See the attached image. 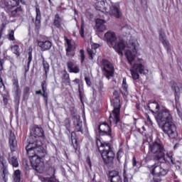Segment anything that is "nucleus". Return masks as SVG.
I'll use <instances>...</instances> for the list:
<instances>
[{"label":"nucleus","instance_id":"50","mask_svg":"<svg viewBox=\"0 0 182 182\" xmlns=\"http://www.w3.org/2000/svg\"><path fill=\"white\" fill-rule=\"evenodd\" d=\"M122 154H123V152H122V151H119L117 154V159L119 163H120V159H122Z\"/></svg>","mask_w":182,"mask_h":182},{"label":"nucleus","instance_id":"21","mask_svg":"<svg viewBox=\"0 0 182 182\" xmlns=\"http://www.w3.org/2000/svg\"><path fill=\"white\" fill-rule=\"evenodd\" d=\"M47 87L48 85H46V80H43L41 83V87L43 90V94L41 96L44 97L46 106H48V92H46L48 90Z\"/></svg>","mask_w":182,"mask_h":182},{"label":"nucleus","instance_id":"26","mask_svg":"<svg viewBox=\"0 0 182 182\" xmlns=\"http://www.w3.org/2000/svg\"><path fill=\"white\" fill-rule=\"evenodd\" d=\"M67 41V45L68 47L66 48V52H72V50H75V49H76V46L72 43V41L68 38H66Z\"/></svg>","mask_w":182,"mask_h":182},{"label":"nucleus","instance_id":"40","mask_svg":"<svg viewBox=\"0 0 182 182\" xmlns=\"http://www.w3.org/2000/svg\"><path fill=\"white\" fill-rule=\"evenodd\" d=\"M31 90V88L29 87H25L23 91V97L25 98L29 95V92Z\"/></svg>","mask_w":182,"mask_h":182},{"label":"nucleus","instance_id":"27","mask_svg":"<svg viewBox=\"0 0 182 182\" xmlns=\"http://www.w3.org/2000/svg\"><path fill=\"white\" fill-rule=\"evenodd\" d=\"M64 126L68 130V132H66V134H68V136H69V137H70V119L66 118L64 120Z\"/></svg>","mask_w":182,"mask_h":182},{"label":"nucleus","instance_id":"52","mask_svg":"<svg viewBox=\"0 0 182 182\" xmlns=\"http://www.w3.org/2000/svg\"><path fill=\"white\" fill-rule=\"evenodd\" d=\"M85 80L87 86H92V82L90 81V78L89 77H85Z\"/></svg>","mask_w":182,"mask_h":182},{"label":"nucleus","instance_id":"24","mask_svg":"<svg viewBox=\"0 0 182 182\" xmlns=\"http://www.w3.org/2000/svg\"><path fill=\"white\" fill-rule=\"evenodd\" d=\"M70 137L73 149H75V150H77V136H76V132H75V131L71 132Z\"/></svg>","mask_w":182,"mask_h":182},{"label":"nucleus","instance_id":"29","mask_svg":"<svg viewBox=\"0 0 182 182\" xmlns=\"http://www.w3.org/2000/svg\"><path fill=\"white\" fill-rule=\"evenodd\" d=\"M21 88H14V99L15 102H17V103H19V100H21Z\"/></svg>","mask_w":182,"mask_h":182},{"label":"nucleus","instance_id":"49","mask_svg":"<svg viewBox=\"0 0 182 182\" xmlns=\"http://www.w3.org/2000/svg\"><path fill=\"white\" fill-rule=\"evenodd\" d=\"M166 156L168 157V159H170L171 163L172 164H176V159L174 158H173V156L168 155V153H166Z\"/></svg>","mask_w":182,"mask_h":182},{"label":"nucleus","instance_id":"51","mask_svg":"<svg viewBox=\"0 0 182 182\" xmlns=\"http://www.w3.org/2000/svg\"><path fill=\"white\" fill-rule=\"evenodd\" d=\"M9 38L10 41H14L15 39V36H14V30H11V31L9 33Z\"/></svg>","mask_w":182,"mask_h":182},{"label":"nucleus","instance_id":"54","mask_svg":"<svg viewBox=\"0 0 182 182\" xmlns=\"http://www.w3.org/2000/svg\"><path fill=\"white\" fill-rule=\"evenodd\" d=\"M72 51H66V56L69 58H73L75 56V53H71Z\"/></svg>","mask_w":182,"mask_h":182},{"label":"nucleus","instance_id":"22","mask_svg":"<svg viewBox=\"0 0 182 182\" xmlns=\"http://www.w3.org/2000/svg\"><path fill=\"white\" fill-rule=\"evenodd\" d=\"M0 163H1L3 166V171H2V178L4 181H8V178H6V174H8V169L5 167V164H4V157L0 155Z\"/></svg>","mask_w":182,"mask_h":182},{"label":"nucleus","instance_id":"41","mask_svg":"<svg viewBox=\"0 0 182 182\" xmlns=\"http://www.w3.org/2000/svg\"><path fill=\"white\" fill-rule=\"evenodd\" d=\"M67 66L69 72H70L73 69V68H75V64L72 61H69L67 63Z\"/></svg>","mask_w":182,"mask_h":182},{"label":"nucleus","instance_id":"60","mask_svg":"<svg viewBox=\"0 0 182 182\" xmlns=\"http://www.w3.org/2000/svg\"><path fill=\"white\" fill-rule=\"evenodd\" d=\"M123 177H127V173H126V168H124Z\"/></svg>","mask_w":182,"mask_h":182},{"label":"nucleus","instance_id":"56","mask_svg":"<svg viewBox=\"0 0 182 182\" xmlns=\"http://www.w3.org/2000/svg\"><path fill=\"white\" fill-rule=\"evenodd\" d=\"M73 82H74V83H75V85H78V90H79V87H80V80L76 78L75 80H74Z\"/></svg>","mask_w":182,"mask_h":182},{"label":"nucleus","instance_id":"57","mask_svg":"<svg viewBox=\"0 0 182 182\" xmlns=\"http://www.w3.org/2000/svg\"><path fill=\"white\" fill-rule=\"evenodd\" d=\"M2 87L5 89V84H4V80L0 77V89H2Z\"/></svg>","mask_w":182,"mask_h":182},{"label":"nucleus","instance_id":"53","mask_svg":"<svg viewBox=\"0 0 182 182\" xmlns=\"http://www.w3.org/2000/svg\"><path fill=\"white\" fill-rule=\"evenodd\" d=\"M5 63V60L4 59L0 58V70H4V64Z\"/></svg>","mask_w":182,"mask_h":182},{"label":"nucleus","instance_id":"58","mask_svg":"<svg viewBox=\"0 0 182 182\" xmlns=\"http://www.w3.org/2000/svg\"><path fill=\"white\" fill-rule=\"evenodd\" d=\"M132 164L134 167H136L137 166V161H136V157H133L132 159Z\"/></svg>","mask_w":182,"mask_h":182},{"label":"nucleus","instance_id":"14","mask_svg":"<svg viewBox=\"0 0 182 182\" xmlns=\"http://www.w3.org/2000/svg\"><path fill=\"white\" fill-rule=\"evenodd\" d=\"M108 178L110 182H123L122 177L119 175V171L115 170L109 171Z\"/></svg>","mask_w":182,"mask_h":182},{"label":"nucleus","instance_id":"5","mask_svg":"<svg viewBox=\"0 0 182 182\" xmlns=\"http://www.w3.org/2000/svg\"><path fill=\"white\" fill-rule=\"evenodd\" d=\"M112 106L114 109L109 116L110 124H115L117 126V123L120 122V97L119 96V92L114 90L112 95V100H111Z\"/></svg>","mask_w":182,"mask_h":182},{"label":"nucleus","instance_id":"62","mask_svg":"<svg viewBox=\"0 0 182 182\" xmlns=\"http://www.w3.org/2000/svg\"><path fill=\"white\" fill-rule=\"evenodd\" d=\"M36 95H41L42 96L43 92H42L41 90H38V91H36Z\"/></svg>","mask_w":182,"mask_h":182},{"label":"nucleus","instance_id":"8","mask_svg":"<svg viewBox=\"0 0 182 182\" xmlns=\"http://www.w3.org/2000/svg\"><path fill=\"white\" fill-rule=\"evenodd\" d=\"M102 66L104 76H105L108 80H110V78L113 77L114 75V67L113 64H112L110 61L104 59L102 60Z\"/></svg>","mask_w":182,"mask_h":182},{"label":"nucleus","instance_id":"61","mask_svg":"<svg viewBox=\"0 0 182 182\" xmlns=\"http://www.w3.org/2000/svg\"><path fill=\"white\" fill-rule=\"evenodd\" d=\"M87 161L90 167H92V162H90V158H87Z\"/></svg>","mask_w":182,"mask_h":182},{"label":"nucleus","instance_id":"36","mask_svg":"<svg viewBox=\"0 0 182 182\" xmlns=\"http://www.w3.org/2000/svg\"><path fill=\"white\" fill-rule=\"evenodd\" d=\"M105 2H98L96 4L95 9L97 11H100L101 12L103 11V8H105Z\"/></svg>","mask_w":182,"mask_h":182},{"label":"nucleus","instance_id":"33","mask_svg":"<svg viewBox=\"0 0 182 182\" xmlns=\"http://www.w3.org/2000/svg\"><path fill=\"white\" fill-rule=\"evenodd\" d=\"M53 24L56 28H60V17L59 14H55Z\"/></svg>","mask_w":182,"mask_h":182},{"label":"nucleus","instance_id":"1","mask_svg":"<svg viewBox=\"0 0 182 182\" xmlns=\"http://www.w3.org/2000/svg\"><path fill=\"white\" fill-rule=\"evenodd\" d=\"M41 137H45L43 129L37 126L31 127L30 136L27 139L28 144L26 146L31 166L36 171H39L41 167L43 166V162H41V159L48 154L46 149L43 147V143L40 139Z\"/></svg>","mask_w":182,"mask_h":182},{"label":"nucleus","instance_id":"45","mask_svg":"<svg viewBox=\"0 0 182 182\" xmlns=\"http://www.w3.org/2000/svg\"><path fill=\"white\" fill-rule=\"evenodd\" d=\"M80 72V70L79 69V67L75 65L73 68L70 70V73H79Z\"/></svg>","mask_w":182,"mask_h":182},{"label":"nucleus","instance_id":"37","mask_svg":"<svg viewBox=\"0 0 182 182\" xmlns=\"http://www.w3.org/2000/svg\"><path fill=\"white\" fill-rule=\"evenodd\" d=\"M21 11H22L21 7H17L15 10L11 11V16H12L13 18H15V16H16V14H18V12H21Z\"/></svg>","mask_w":182,"mask_h":182},{"label":"nucleus","instance_id":"28","mask_svg":"<svg viewBox=\"0 0 182 182\" xmlns=\"http://www.w3.org/2000/svg\"><path fill=\"white\" fill-rule=\"evenodd\" d=\"M41 58L43 59V69L46 73V76H48V73H49V63H48V61L45 60V58L43 55H41Z\"/></svg>","mask_w":182,"mask_h":182},{"label":"nucleus","instance_id":"18","mask_svg":"<svg viewBox=\"0 0 182 182\" xmlns=\"http://www.w3.org/2000/svg\"><path fill=\"white\" fill-rule=\"evenodd\" d=\"M105 23L106 21L103 19L97 18L96 20V28L98 32H105V31H106V26H105Z\"/></svg>","mask_w":182,"mask_h":182},{"label":"nucleus","instance_id":"12","mask_svg":"<svg viewBox=\"0 0 182 182\" xmlns=\"http://www.w3.org/2000/svg\"><path fill=\"white\" fill-rule=\"evenodd\" d=\"M9 146L11 153L14 151H16L18 149V142L16 141V136H15V134L12 132V130H10V135H9Z\"/></svg>","mask_w":182,"mask_h":182},{"label":"nucleus","instance_id":"25","mask_svg":"<svg viewBox=\"0 0 182 182\" xmlns=\"http://www.w3.org/2000/svg\"><path fill=\"white\" fill-rule=\"evenodd\" d=\"M62 79L64 83H68V86H70V78L69 77V73L66 70L63 72Z\"/></svg>","mask_w":182,"mask_h":182},{"label":"nucleus","instance_id":"38","mask_svg":"<svg viewBox=\"0 0 182 182\" xmlns=\"http://www.w3.org/2000/svg\"><path fill=\"white\" fill-rule=\"evenodd\" d=\"M78 93H79L80 102L83 105V100H85V92H83L82 91V90L80 88V87L78 89Z\"/></svg>","mask_w":182,"mask_h":182},{"label":"nucleus","instance_id":"39","mask_svg":"<svg viewBox=\"0 0 182 182\" xmlns=\"http://www.w3.org/2000/svg\"><path fill=\"white\" fill-rule=\"evenodd\" d=\"M131 75L134 80H137V79H139V77H140V75H139V73L135 72L133 70H131Z\"/></svg>","mask_w":182,"mask_h":182},{"label":"nucleus","instance_id":"16","mask_svg":"<svg viewBox=\"0 0 182 182\" xmlns=\"http://www.w3.org/2000/svg\"><path fill=\"white\" fill-rule=\"evenodd\" d=\"M38 46L41 48L42 52H46V50H50V48H52V42L50 41H37Z\"/></svg>","mask_w":182,"mask_h":182},{"label":"nucleus","instance_id":"3","mask_svg":"<svg viewBox=\"0 0 182 182\" xmlns=\"http://www.w3.org/2000/svg\"><path fill=\"white\" fill-rule=\"evenodd\" d=\"M129 45H131L132 48L125 52V56L128 63L132 66V70H134L136 73L144 74V66L141 64L134 63L136 55H137V48H137V43L133 40H130Z\"/></svg>","mask_w":182,"mask_h":182},{"label":"nucleus","instance_id":"64","mask_svg":"<svg viewBox=\"0 0 182 182\" xmlns=\"http://www.w3.org/2000/svg\"><path fill=\"white\" fill-rule=\"evenodd\" d=\"M124 182H129V179H127V176L124 177Z\"/></svg>","mask_w":182,"mask_h":182},{"label":"nucleus","instance_id":"23","mask_svg":"<svg viewBox=\"0 0 182 182\" xmlns=\"http://www.w3.org/2000/svg\"><path fill=\"white\" fill-rule=\"evenodd\" d=\"M9 163L12 167H19V162H18V158L16 156H12L11 158V154H9Z\"/></svg>","mask_w":182,"mask_h":182},{"label":"nucleus","instance_id":"13","mask_svg":"<svg viewBox=\"0 0 182 182\" xmlns=\"http://www.w3.org/2000/svg\"><path fill=\"white\" fill-rule=\"evenodd\" d=\"M73 122L75 132L83 134V124L82 123V121H80V117L73 116Z\"/></svg>","mask_w":182,"mask_h":182},{"label":"nucleus","instance_id":"63","mask_svg":"<svg viewBox=\"0 0 182 182\" xmlns=\"http://www.w3.org/2000/svg\"><path fill=\"white\" fill-rule=\"evenodd\" d=\"M25 166H26V170H29V165H28V162H25Z\"/></svg>","mask_w":182,"mask_h":182},{"label":"nucleus","instance_id":"46","mask_svg":"<svg viewBox=\"0 0 182 182\" xmlns=\"http://www.w3.org/2000/svg\"><path fill=\"white\" fill-rule=\"evenodd\" d=\"M122 89L124 92H127V84L126 83V78H123Z\"/></svg>","mask_w":182,"mask_h":182},{"label":"nucleus","instance_id":"7","mask_svg":"<svg viewBox=\"0 0 182 182\" xmlns=\"http://www.w3.org/2000/svg\"><path fill=\"white\" fill-rule=\"evenodd\" d=\"M163 132L167 134L170 139H176L178 134L177 133V127L173 121L164 123L161 127Z\"/></svg>","mask_w":182,"mask_h":182},{"label":"nucleus","instance_id":"17","mask_svg":"<svg viewBox=\"0 0 182 182\" xmlns=\"http://www.w3.org/2000/svg\"><path fill=\"white\" fill-rule=\"evenodd\" d=\"M146 109H149L151 113L154 114L160 110V105L156 101H149L147 105Z\"/></svg>","mask_w":182,"mask_h":182},{"label":"nucleus","instance_id":"9","mask_svg":"<svg viewBox=\"0 0 182 182\" xmlns=\"http://www.w3.org/2000/svg\"><path fill=\"white\" fill-rule=\"evenodd\" d=\"M155 119L158 124H160V123H168V122L173 121V117H171L170 111L167 109L160 111L156 116H155Z\"/></svg>","mask_w":182,"mask_h":182},{"label":"nucleus","instance_id":"19","mask_svg":"<svg viewBox=\"0 0 182 182\" xmlns=\"http://www.w3.org/2000/svg\"><path fill=\"white\" fill-rule=\"evenodd\" d=\"M36 22H35V26L36 29L39 31L41 29V19H42V15L41 14V9L38 8L36 9Z\"/></svg>","mask_w":182,"mask_h":182},{"label":"nucleus","instance_id":"35","mask_svg":"<svg viewBox=\"0 0 182 182\" xmlns=\"http://www.w3.org/2000/svg\"><path fill=\"white\" fill-rule=\"evenodd\" d=\"M42 181L43 182H59L55 177H44L43 178Z\"/></svg>","mask_w":182,"mask_h":182},{"label":"nucleus","instance_id":"20","mask_svg":"<svg viewBox=\"0 0 182 182\" xmlns=\"http://www.w3.org/2000/svg\"><path fill=\"white\" fill-rule=\"evenodd\" d=\"M99 46H100V45L98 43H94L91 46V48H87V52L92 60H93V56L96 54V50Z\"/></svg>","mask_w":182,"mask_h":182},{"label":"nucleus","instance_id":"48","mask_svg":"<svg viewBox=\"0 0 182 182\" xmlns=\"http://www.w3.org/2000/svg\"><path fill=\"white\" fill-rule=\"evenodd\" d=\"M13 85H14V89L19 88V82H18V80H13Z\"/></svg>","mask_w":182,"mask_h":182},{"label":"nucleus","instance_id":"47","mask_svg":"<svg viewBox=\"0 0 182 182\" xmlns=\"http://www.w3.org/2000/svg\"><path fill=\"white\" fill-rule=\"evenodd\" d=\"M80 35L82 38H85V27L83 26V24L81 25Z\"/></svg>","mask_w":182,"mask_h":182},{"label":"nucleus","instance_id":"44","mask_svg":"<svg viewBox=\"0 0 182 182\" xmlns=\"http://www.w3.org/2000/svg\"><path fill=\"white\" fill-rule=\"evenodd\" d=\"M166 39H167L166 34H164V33L161 32L159 33V41H161V42H163L164 41H166Z\"/></svg>","mask_w":182,"mask_h":182},{"label":"nucleus","instance_id":"34","mask_svg":"<svg viewBox=\"0 0 182 182\" xmlns=\"http://www.w3.org/2000/svg\"><path fill=\"white\" fill-rule=\"evenodd\" d=\"M11 49L13 50L14 53L16 55V56H21V53H19V46H11Z\"/></svg>","mask_w":182,"mask_h":182},{"label":"nucleus","instance_id":"10","mask_svg":"<svg viewBox=\"0 0 182 182\" xmlns=\"http://www.w3.org/2000/svg\"><path fill=\"white\" fill-rule=\"evenodd\" d=\"M98 133L100 136H107L110 139H113V134H112V128L109 126L107 122H102L98 127Z\"/></svg>","mask_w":182,"mask_h":182},{"label":"nucleus","instance_id":"55","mask_svg":"<svg viewBox=\"0 0 182 182\" xmlns=\"http://www.w3.org/2000/svg\"><path fill=\"white\" fill-rule=\"evenodd\" d=\"M173 90L176 95H180V87H174Z\"/></svg>","mask_w":182,"mask_h":182},{"label":"nucleus","instance_id":"4","mask_svg":"<svg viewBox=\"0 0 182 182\" xmlns=\"http://www.w3.org/2000/svg\"><path fill=\"white\" fill-rule=\"evenodd\" d=\"M96 144L104 161V164L107 166V164L113 163V160H114V152L112 150L110 144L102 142L100 139H97Z\"/></svg>","mask_w":182,"mask_h":182},{"label":"nucleus","instance_id":"15","mask_svg":"<svg viewBox=\"0 0 182 182\" xmlns=\"http://www.w3.org/2000/svg\"><path fill=\"white\" fill-rule=\"evenodd\" d=\"M109 15L114 16V18H117V19L122 18V11H120V6H112L109 8Z\"/></svg>","mask_w":182,"mask_h":182},{"label":"nucleus","instance_id":"30","mask_svg":"<svg viewBox=\"0 0 182 182\" xmlns=\"http://www.w3.org/2000/svg\"><path fill=\"white\" fill-rule=\"evenodd\" d=\"M13 178L15 182L21 181V171L19 169L16 170L13 175Z\"/></svg>","mask_w":182,"mask_h":182},{"label":"nucleus","instance_id":"2","mask_svg":"<svg viewBox=\"0 0 182 182\" xmlns=\"http://www.w3.org/2000/svg\"><path fill=\"white\" fill-rule=\"evenodd\" d=\"M104 39L106 41L108 46L109 48H113L117 52L118 55H123V50L128 48L131 49L132 45H130V41L129 44L124 40H119L117 41V37L116 36V33L113 31H107L105 33Z\"/></svg>","mask_w":182,"mask_h":182},{"label":"nucleus","instance_id":"6","mask_svg":"<svg viewBox=\"0 0 182 182\" xmlns=\"http://www.w3.org/2000/svg\"><path fill=\"white\" fill-rule=\"evenodd\" d=\"M149 151L154 154L152 159L154 161H160L161 163L166 161V149H164V145L161 142L155 141L149 144Z\"/></svg>","mask_w":182,"mask_h":182},{"label":"nucleus","instance_id":"59","mask_svg":"<svg viewBox=\"0 0 182 182\" xmlns=\"http://www.w3.org/2000/svg\"><path fill=\"white\" fill-rule=\"evenodd\" d=\"M146 119L147 122H149L150 124H153V121H151V119H150V116H149V114H146Z\"/></svg>","mask_w":182,"mask_h":182},{"label":"nucleus","instance_id":"11","mask_svg":"<svg viewBox=\"0 0 182 182\" xmlns=\"http://www.w3.org/2000/svg\"><path fill=\"white\" fill-rule=\"evenodd\" d=\"M167 173H168V169L164 167V164L156 166L152 169L151 174L155 177H164V176H167Z\"/></svg>","mask_w":182,"mask_h":182},{"label":"nucleus","instance_id":"32","mask_svg":"<svg viewBox=\"0 0 182 182\" xmlns=\"http://www.w3.org/2000/svg\"><path fill=\"white\" fill-rule=\"evenodd\" d=\"M28 58L27 67L25 68L26 73H28V72H29V66L31 65V62H32V51H29L28 53Z\"/></svg>","mask_w":182,"mask_h":182},{"label":"nucleus","instance_id":"42","mask_svg":"<svg viewBox=\"0 0 182 182\" xmlns=\"http://www.w3.org/2000/svg\"><path fill=\"white\" fill-rule=\"evenodd\" d=\"M104 88H105V87L103 85V81H100L97 85V89H98L99 92H103Z\"/></svg>","mask_w":182,"mask_h":182},{"label":"nucleus","instance_id":"31","mask_svg":"<svg viewBox=\"0 0 182 182\" xmlns=\"http://www.w3.org/2000/svg\"><path fill=\"white\" fill-rule=\"evenodd\" d=\"M162 45L164 46L165 49H166L168 53H171V47H170V42L167 41V39L161 41Z\"/></svg>","mask_w":182,"mask_h":182},{"label":"nucleus","instance_id":"43","mask_svg":"<svg viewBox=\"0 0 182 182\" xmlns=\"http://www.w3.org/2000/svg\"><path fill=\"white\" fill-rule=\"evenodd\" d=\"M80 53L81 55L80 58H81V63H83V62H85V50L84 49H81L80 50Z\"/></svg>","mask_w":182,"mask_h":182}]
</instances>
